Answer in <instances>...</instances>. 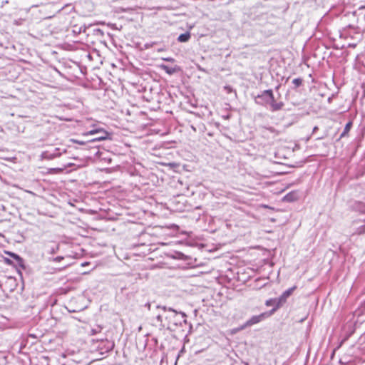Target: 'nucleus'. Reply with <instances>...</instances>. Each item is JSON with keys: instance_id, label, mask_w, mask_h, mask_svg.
<instances>
[{"instance_id": "1", "label": "nucleus", "mask_w": 365, "mask_h": 365, "mask_svg": "<svg viewBox=\"0 0 365 365\" xmlns=\"http://www.w3.org/2000/svg\"><path fill=\"white\" fill-rule=\"evenodd\" d=\"M158 309H161L164 311L165 324H163V328L169 330H175L177 327H181L182 323L186 324V314L182 312H178L171 307L165 306L158 305Z\"/></svg>"}, {"instance_id": "2", "label": "nucleus", "mask_w": 365, "mask_h": 365, "mask_svg": "<svg viewBox=\"0 0 365 365\" xmlns=\"http://www.w3.org/2000/svg\"><path fill=\"white\" fill-rule=\"evenodd\" d=\"M255 101L257 104L267 106H270V110L272 112H276L282 109L284 103L282 101L276 102L273 91L271 89L264 90L261 93L258 94Z\"/></svg>"}, {"instance_id": "3", "label": "nucleus", "mask_w": 365, "mask_h": 365, "mask_svg": "<svg viewBox=\"0 0 365 365\" xmlns=\"http://www.w3.org/2000/svg\"><path fill=\"white\" fill-rule=\"evenodd\" d=\"M86 135H96L91 140H89L88 142L94 143L97 141L105 140L108 138H110V133L103 130V128H96L92 129L87 133H85Z\"/></svg>"}, {"instance_id": "4", "label": "nucleus", "mask_w": 365, "mask_h": 365, "mask_svg": "<svg viewBox=\"0 0 365 365\" xmlns=\"http://www.w3.org/2000/svg\"><path fill=\"white\" fill-rule=\"evenodd\" d=\"M268 317H267V314H265L264 312V313H262L259 315H255V316H252L250 319H248L247 321H246V322L245 324H243L240 328L239 329L240 330H242V329H245V328L248 327H251L254 324H256L260 322H262V320H264L265 318Z\"/></svg>"}, {"instance_id": "5", "label": "nucleus", "mask_w": 365, "mask_h": 365, "mask_svg": "<svg viewBox=\"0 0 365 365\" xmlns=\"http://www.w3.org/2000/svg\"><path fill=\"white\" fill-rule=\"evenodd\" d=\"M278 302H279L278 301V298H271L265 302V305L267 307L273 306V308L269 312H264L267 314V317L272 316L279 307H282L281 304H278Z\"/></svg>"}, {"instance_id": "6", "label": "nucleus", "mask_w": 365, "mask_h": 365, "mask_svg": "<svg viewBox=\"0 0 365 365\" xmlns=\"http://www.w3.org/2000/svg\"><path fill=\"white\" fill-rule=\"evenodd\" d=\"M297 287L296 286H293L290 288H289L288 289H287L286 291H284L280 296L279 297H278V301L279 302H278V304H281V305L282 306L284 303H286L287 302V299L288 297H289L293 292L296 289Z\"/></svg>"}, {"instance_id": "7", "label": "nucleus", "mask_w": 365, "mask_h": 365, "mask_svg": "<svg viewBox=\"0 0 365 365\" xmlns=\"http://www.w3.org/2000/svg\"><path fill=\"white\" fill-rule=\"evenodd\" d=\"M160 67L162 70H163L166 73L169 75H172L180 70V68L178 66H175V67H170L167 65L162 64Z\"/></svg>"}, {"instance_id": "8", "label": "nucleus", "mask_w": 365, "mask_h": 365, "mask_svg": "<svg viewBox=\"0 0 365 365\" xmlns=\"http://www.w3.org/2000/svg\"><path fill=\"white\" fill-rule=\"evenodd\" d=\"M299 198L298 193L295 191L287 193L283 198L284 201L291 202L296 201Z\"/></svg>"}, {"instance_id": "9", "label": "nucleus", "mask_w": 365, "mask_h": 365, "mask_svg": "<svg viewBox=\"0 0 365 365\" xmlns=\"http://www.w3.org/2000/svg\"><path fill=\"white\" fill-rule=\"evenodd\" d=\"M353 123L352 121H349L343 130V132L341 133L339 138L337 139V141L340 140L341 139L347 137L349 132L350 131L351 128H352Z\"/></svg>"}, {"instance_id": "10", "label": "nucleus", "mask_w": 365, "mask_h": 365, "mask_svg": "<svg viewBox=\"0 0 365 365\" xmlns=\"http://www.w3.org/2000/svg\"><path fill=\"white\" fill-rule=\"evenodd\" d=\"M353 208L358 212L365 213V202L356 201L353 205Z\"/></svg>"}, {"instance_id": "11", "label": "nucleus", "mask_w": 365, "mask_h": 365, "mask_svg": "<svg viewBox=\"0 0 365 365\" xmlns=\"http://www.w3.org/2000/svg\"><path fill=\"white\" fill-rule=\"evenodd\" d=\"M104 343V348H101V349H104L105 352H108L111 351L114 348V342L112 341L106 340L103 341Z\"/></svg>"}, {"instance_id": "12", "label": "nucleus", "mask_w": 365, "mask_h": 365, "mask_svg": "<svg viewBox=\"0 0 365 365\" xmlns=\"http://www.w3.org/2000/svg\"><path fill=\"white\" fill-rule=\"evenodd\" d=\"M190 38V33L187 31L184 34H180L178 38V41L180 42H187Z\"/></svg>"}, {"instance_id": "13", "label": "nucleus", "mask_w": 365, "mask_h": 365, "mask_svg": "<svg viewBox=\"0 0 365 365\" xmlns=\"http://www.w3.org/2000/svg\"><path fill=\"white\" fill-rule=\"evenodd\" d=\"M5 253L6 255H9L11 257H12L16 261H21V257L19 255L11 252H9V251L5 252Z\"/></svg>"}, {"instance_id": "14", "label": "nucleus", "mask_w": 365, "mask_h": 365, "mask_svg": "<svg viewBox=\"0 0 365 365\" xmlns=\"http://www.w3.org/2000/svg\"><path fill=\"white\" fill-rule=\"evenodd\" d=\"M364 221H365V219H364ZM364 233H365V225L359 227L357 228L356 231L355 232H353V235H354V234L362 235Z\"/></svg>"}, {"instance_id": "15", "label": "nucleus", "mask_w": 365, "mask_h": 365, "mask_svg": "<svg viewBox=\"0 0 365 365\" xmlns=\"http://www.w3.org/2000/svg\"><path fill=\"white\" fill-rule=\"evenodd\" d=\"M102 330V327L101 326H96V328H93L91 330V335H95L97 333H99L101 332Z\"/></svg>"}, {"instance_id": "16", "label": "nucleus", "mask_w": 365, "mask_h": 365, "mask_svg": "<svg viewBox=\"0 0 365 365\" xmlns=\"http://www.w3.org/2000/svg\"><path fill=\"white\" fill-rule=\"evenodd\" d=\"M93 34L99 37H103L104 36V31L100 29H96L93 30Z\"/></svg>"}, {"instance_id": "17", "label": "nucleus", "mask_w": 365, "mask_h": 365, "mask_svg": "<svg viewBox=\"0 0 365 365\" xmlns=\"http://www.w3.org/2000/svg\"><path fill=\"white\" fill-rule=\"evenodd\" d=\"M292 83L297 88L302 84V79L300 78H294L292 81Z\"/></svg>"}, {"instance_id": "18", "label": "nucleus", "mask_w": 365, "mask_h": 365, "mask_svg": "<svg viewBox=\"0 0 365 365\" xmlns=\"http://www.w3.org/2000/svg\"><path fill=\"white\" fill-rule=\"evenodd\" d=\"M15 266L25 269L24 260L22 257H21V261H16Z\"/></svg>"}, {"instance_id": "19", "label": "nucleus", "mask_w": 365, "mask_h": 365, "mask_svg": "<svg viewBox=\"0 0 365 365\" xmlns=\"http://www.w3.org/2000/svg\"><path fill=\"white\" fill-rule=\"evenodd\" d=\"M164 317V315L158 314L156 317V319L158 322L160 323V325L163 327V324H165V321L163 320V318Z\"/></svg>"}, {"instance_id": "20", "label": "nucleus", "mask_w": 365, "mask_h": 365, "mask_svg": "<svg viewBox=\"0 0 365 365\" xmlns=\"http://www.w3.org/2000/svg\"><path fill=\"white\" fill-rule=\"evenodd\" d=\"M262 128H263L264 129H266V130H269V132H271V133H277V134L278 133L277 132V130H276L273 127H265V126H263Z\"/></svg>"}, {"instance_id": "21", "label": "nucleus", "mask_w": 365, "mask_h": 365, "mask_svg": "<svg viewBox=\"0 0 365 365\" xmlns=\"http://www.w3.org/2000/svg\"><path fill=\"white\" fill-rule=\"evenodd\" d=\"M4 260L5 263L6 264H8V265H13L14 264L13 261L11 259H9V258L5 257L4 259Z\"/></svg>"}, {"instance_id": "22", "label": "nucleus", "mask_w": 365, "mask_h": 365, "mask_svg": "<svg viewBox=\"0 0 365 365\" xmlns=\"http://www.w3.org/2000/svg\"><path fill=\"white\" fill-rule=\"evenodd\" d=\"M163 60L165 61H168V62H174L175 61V59L172 57L165 58H163Z\"/></svg>"}, {"instance_id": "23", "label": "nucleus", "mask_w": 365, "mask_h": 365, "mask_svg": "<svg viewBox=\"0 0 365 365\" xmlns=\"http://www.w3.org/2000/svg\"><path fill=\"white\" fill-rule=\"evenodd\" d=\"M63 259V257L58 256L53 259L54 262H60Z\"/></svg>"}, {"instance_id": "24", "label": "nucleus", "mask_w": 365, "mask_h": 365, "mask_svg": "<svg viewBox=\"0 0 365 365\" xmlns=\"http://www.w3.org/2000/svg\"><path fill=\"white\" fill-rule=\"evenodd\" d=\"M73 143H78L79 145H84L85 143L83 141H80V140H71Z\"/></svg>"}, {"instance_id": "25", "label": "nucleus", "mask_w": 365, "mask_h": 365, "mask_svg": "<svg viewBox=\"0 0 365 365\" xmlns=\"http://www.w3.org/2000/svg\"><path fill=\"white\" fill-rule=\"evenodd\" d=\"M58 150H59V149H58V148H57V149H56V152L53 154V157H58V156H60V155H61V153H58V152H57V151H58Z\"/></svg>"}, {"instance_id": "26", "label": "nucleus", "mask_w": 365, "mask_h": 365, "mask_svg": "<svg viewBox=\"0 0 365 365\" xmlns=\"http://www.w3.org/2000/svg\"><path fill=\"white\" fill-rule=\"evenodd\" d=\"M225 89L227 90L228 93H230L232 91V88L230 86H225Z\"/></svg>"}, {"instance_id": "27", "label": "nucleus", "mask_w": 365, "mask_h": 365, "mask_svg": "<svg viewBox=\"0 0 365 365\" xmlns=\"http://www.w3.org/2000/svg\"><path fill=\"white\" fill-rule=\"evenodd\" d=\"M145 307L148 308V309H150V304L149 302H147L146 304H145L144 305Z\"/></svg>"}, {"instance_id": "28", "label": "nucleus", "mask_w": 365, "mask_h": 365, "mask_svg": "<svg viewBox=\"0 0 365 365\" xmlns=\"http://www.w3.org/2000/svg\"><path fill=\"white\" fill-rule=\"evenodd\" d=\"M318 130H319V128L317 126L314 127V128H313V133H315Z\"/></svg>"}, {"instance_id": "29", "label": "nucleus", "mask_w": 365, "mask_h": 365, "mask_svg": "<svg viewBox=\"0 0 365 365\" xmlns=\"http://www.w3.org/2000/svg\"><path fill=\"white\" fill-rule=\"evenodd\" d=\"M163 51V48L158 49V51Z\"/></svg>"}, {"instance_id": "30", "label": "nucleus", "mask_w": 365, "mask_h": 365, "mask_svg": "<svg viewBox=\"0 0 365 365\" xmlns=\"http://www.w3.org/2000/svg\"><path fill=\"white\" fill-rule=\"evenodd\" d=\"M350 46L354 47V46H355V45L351 44V45H350Z\"/></svg>"}, {"instance_id": "31", "label": "nucleus", "mask_w": 365, "mask_h": 365, "mask_svg": "<svg viewBox=\"0 0 365 365\" xmlns=\"http://www.w3.org/2000/svg\"><path fill=\"white\" fill-rule=\"evenodd\" d=\"M245 365H248L247 364H246Z\"/></svg>"}]
</instances>
